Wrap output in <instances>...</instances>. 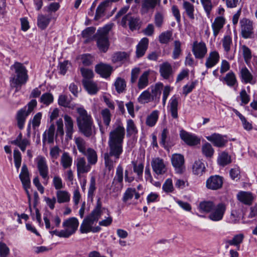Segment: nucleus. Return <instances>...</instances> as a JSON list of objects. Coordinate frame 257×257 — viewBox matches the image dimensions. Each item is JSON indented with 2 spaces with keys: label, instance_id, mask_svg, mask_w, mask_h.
Masks as SVG:
<instances>
[{
  "label": "nucleus",
  "instance_id": "obj_1",
  "mask_svg": "<svg viewBox=\"0 0 257 257\" xmlns=\"http://www.w3.org/2000/svg\"><path fill=\"white\" fill-rule=\"evenodd\" d=\"M125 134V128L120 122L115 123L109 134V152L104 154L105 166L109 171L113 169L115 162L122 153Z\"/></svg>",
  "mask_w": 257,
  "mask_h": 257
},
{
  "label": "nucleus",
  "instance_id": "obj_2",
  "mask_svg": "<svg viewBox=\"0 0 257 257\" xmlns=\"http://www.w3.org/2000/svg\"><path fill=\"white\" fill-rule=\"evenodd\" d=\"M78 116L76 118L79 132L86 137H90L95 134V127L93 119L83 107L77 108Z\"/></svg>",
  "mask_w": 257,
  "mask_h": 257
},
{
  "label": "nucleus",
  "instance_id": "obj_3",
  "mask_svg": "<svg viewBox=\"0 0 257 257\" xmlns=\"http://www.w3.org/2000/svg\"><path fill=\"white\" fill-rule=\"evenodd\" d=\"M11 69L14 71V74L10 77V85L18 90L19 87H21L28 81L27 70L22 63L18 62L11 66Z\"/></svg>",
  "mask_w": 257,
  "mask_h": 257
},
{
  "label": "nucleus",
  "instance_id": "obj_4",
  "mask_svg": "<svg viewBox=\"0 0 257 257\" xmlns=\"http://www.w3.org/2000/svg\"><path fill=\"white\" fill-rule=\"evenodd\" d=\"M79 221L76 217H70L65 220L62 223L63 229L50 230L49 233L59 237L68 238L74 234L78 229Z\"/></svg>",
  "mask_w": 257,
  "mask_h": 257
},
{
  "label": "nucleus",
  "instance_id": "obj_5",
  "mask_svg": "<svg viewBox=\"0 0 257 257\" xmlns=\"http://www.w3.org/2000/svg\"><path fill=\"white\" fill-rule=\"evenodd\" d=\"M111 29L110 25H106L98 29L94 35L99 50L104 53L108 50L109 46L108 34Z\"/></svg>",
  "mask_w": 257,
  "mask_h": 257
},
{
  "label": "nucleus",
  "instance_id": "obj_6",
  "mask_svg": "<svg viewBox=\"0 0 257 257\" xmlns=\"http://www.w3.org/2000/svg\"><path fill=\"white\" fill-rule=\"evenodd\" d=\"M226 210V206L225 203L221 202L215 205L213 209L209 214L208 218L214 222L221 221L225 214Z\"/></svg>",
  "mask_w": 257,
  "mask_h": 257
},
{
  "label": "nucleus",
  "instance_id": "obj_7",
  "mask_svg": "<svg viewBox=\"0 0 257 257\" xmlns=\"http://www.w3.org/2000/svg\"><path fill=\"white\" fill-rule=\"evenodd\" d=\"M121 24L124 28L128 26L130 30L134 31L140 28L142 22L139 17L133 16L128 14L122 18Z\"/></svg>",
  "mask_w": 257,
  "mask_h": 257
},
{
  "label": "nucleus",
  "instance_id": "obj_8",
  "mask_svg": "<svg viewBox=\"0 0 257 257\" xmlns=\"http://www.w3.org/2000/svg\"><path fill=\"white\" fill-rule=\"evenodd\" d=\"M123 168L119 165L117 166L115 175L113 179L110 189L114 192H120L123 188Z\"/></svg>",
  "mask_w": 257,
  "mask_h": 257
},
{
  "label": "nucleus",
  "instance_id": "obj_9",
  "mask_svg": "<svg viewBox=\"0 0 257 257\" xmlns=\"http://www.w3.org/2000/svg\"><path fill=\"white\" fill-rule=\"evenodd\" d=\"M207 51V46L204 42L196 41L193 42L192 51L195 58L203 59L206 56Z\"/></svg>",
  "mask_w": 257,
  "mask_h": 257
},
{
  "label": "nucleus",
  "instance_id": "obj_10",
  "mask_svg": "<svg viewBox=\"0 0 257 257\" xmlns=\"http://www.w3.org/2000/svg\"><path fill=\"white\" fill-rule=\"evenodd\" d=\"M76 166L77 169V175L78 178L81 175L89 172L91 168V165L86 161L84 157H78L76 160Z\"/></svg>",
  "mask_w": 257,
  "mask_h": 257
},
{
  "label": "nucleus",
  "instance_id": "obj_11",
  "mask_svg": "<svg viewBox=\"0 0 257 257\" xmlns=\"http://www.w3.org/2000/svg\"><path fill=\"white\" fill-rule=\"evenodd\" d=\"M241 33L242 37L245 39L250 38L253 34V23L247 19H242L240 21Z\"/></svg>",
  "mask_w": 257,
  "mask_h": 257
},
{
  "label": "nucleus",
  "instance_id": "obj_12",
  "mask_svg": "<svg viewBox=\"0 0 257 257\" xmlns=\"http://www.w3.org/2000/svg\"><path fill=\"white\" fill-rule=\"evenodd\" d=\"M171 162L177 173L181 174L185 170L184 158L180 154H175L172 155Z\"/></svg>",
  "mask_w": 257,
  "mask_h": 257
},
{
  "label": "nucleus",
  "instance_id": "obj_13",
  "mask_svg": "<svg viewBox=\"0 0 257 257\" xmlns=\"http://www.w3.org/2000/svg\"><path fill=\"white\" fill-rule=\"evenodd\" d=\"M151 166L154 172L158 175H163L167 171L164 161L160 158H153L151 162Z\"/></svg>",
  "mask_w": 257,
  "mask_h": 257
},
{
  "label": "nucleus",
  "instance_id": "obj_14",
  "mask_svg": "<svg viewBox=\"0 0 257 257\" xmlns=\"http://www.w3.org/2000/svg\"><path fill=\"white\" fill-rule=\"evenodd\" d=\"M223 184L222 177L218 175L210 176L206 182V186L208 189L215 190L220 189Z\"/></svg>",
  "mask_w": 257,
  "mask_h": 257
},
{
  "label": "nucleus",
  "instance_id": "obj_15",
  "mask_svg": "<svg viewBox=\"0 0 257 257\" xmlns=\"http://www.w3.org/2000/svg\"><path fill=\"white\" fill-rule=\"evenodd\" d=\"M181 139L189 146H195L200 143V139L196 136L188 133L184 130L180 132Z\"/></svg>",
  "mask_w": 257,
  "mask_h": 257
},
{
  "label": "nucleus",
  "instance_id": "obj_16",
  "mask_svg": "<svg viewBox=\"0 0 257 257\" xmlns=\"http://www.w3.org/2000/svg\"><path fill=\"white\" fill-rule=\"evenodd\" d=\"M220 56L216 51H210L206 58L205 66L207 69H210L215 66L219 61Z\"/></svg>",
  "mask_w": 257,
  "mask_h": 257
},
{
  "label": "nucleus",
  "instance_id": "obj_17",
  "mask_svg": "<svg viewBox=\"0 0 257 257\" xmlns=\"http://www.w3.org/2000/svg\"><path fill=\"white\" fill-rule=\"evenodd\" d=\"M179 97L176 95H173L171 97L169 102V111L171 113V116L174 119L178 118V104H179Z\"/></svg>",
  "mask_w": 257,
  "mask_h": 257
},
{
  "label": "nucleus",
  "instance_id": "obj_18",
  "mask_svg": "<svg viewBox=\"0 0 257 257\" xmlns=\"http://www.w3.org/2000/svg\"><path fill=\"white\" fill-rule=\"evenodd\" d=\"M37 167L40 175L45 180H47L48 179V167L44 157L42 156L38 157Z\"/></svg>",
  "mask_w": 257,
  "mask_h": 257
},
{
  "label": "nucleus",
  "instance_id": "obj_19",
  "mask_svg": "<svg viewBox=\"0 0 257 257\" xmlns=\"http://www.w3.org/2000/svg\"><path fill=\"white\" fill-rule=\"evenodd\" d=\"M206 139L212 142L214 146L219 148L224 147L227 143V140L224 138V137L218 134H213L207 137Z\"/></svg>",
  "mask_w": 257,
  "mask_h": 257
},
{
  "label": "nucleus",
  "instance_id": "obj_20",
  "mask_svg": "<svg viewBox=\"0 0 257 257\" xmlns=\"http://www.w3.org/2000/svg\"><path fill=\"white\" fill-rule=\"evenodd\" d=\"M106 210L107 209L105 208L102 207L100 198H98L94 209L91 211V213L88 216L92 218L93 220L96 222L100 218L102 213L106 211Z\"/></svg>",
  "mask_w": 257,
  "mask_h": 257
},
{
  "label": "nucleus",
  "instance_id": "obj_21",
  "mask_svg": "<svg viewBox=\"0 0 257 257\" xmlns=\"http://www.w3.org/2000/svg\"><path fill=\"white\" fill-rule=\"evenodd\" d=\"M111 6V1L106 0L101 2L97 7L94 17L95 20H99L105 15V12Z\"/></svg>",
  "mask_w": 257,
  "mask_h": 257
},
{
  "label": "nucleus",
  "instance_id": "obj_22",
  "mask_svg": "<svg viewBox=\"0 0 257 257\" xmlns=\"http://www.w3.org/2000/svg\"><path fill=\"white\" fill-rule=\"evenodd\" d=\"M19 178L22 182L24 188L30 187L31 184L30 174L28 167L26 164H23Z\"/></svg>",
  "mask_w": 257,
  "mask_h": 257
},
{
  "label": "nucleus",
  "instance_id": "obj_23",
  "mask_svg": "<svg viewBox=\"0 0 257 257\" xmlns=\"http://www.w3.org/2000/svg\"><path fill=\"white\" fill-rule=\"evenodd\" d=\"M95 71L104 78L108 77L112 72V68L108 64L100 63L95 66Z\"/></svg>",
  "mask_w": 257,
  "mask_h": 257
},
{
  "label": "nucleus",
  "instance_id": "obj_24",
  "mask_svg": "<svg viewBox=\"0 0 257 257\" xmlns=\"http://www.w3.org/2000/svg\"><path fill=\"white\" fill-rule=\"evenodd\" d=\"M51 20L52 16L50 14H40L37 17V26L40 29L45 30L49 25Z\"/></svg>",
  "mask_w": 257,
  "mask_h": 257
},
{
  "label": "nucleus",
  "instance_id": "obj_25",
  "mask_svg": "<svg viewBox=\"0 0 257 257\" xmlns=\"http://www.w3.org/2000/svg\"><path fill=\"white\" fill-rule=\"evenodd\" d=\"M65 125L66 127V136L67 139L71 140L74 132V123L72 118L68 115L64 116Z\"/></svg>",
  "mask_w": 257,
  "mask_h": 257
},
{
  "label": "nucleus",
  "instance_id": "obj_26",
  "mask_svg": "<svg viewBox=\"0 0 257 257\" xmlns=\"http://www.w3.org/2000/svg\"><path fill=\"white\" fill-rule=\"evenodd\" d=\"M159 71L163 78L168 79L173 74L172 67L169 63L164 62L160 65Z\"/></svg>",
  "mask_w": 257,
  "mask_h": 257
},
{
  "label": "nucleus",
  "instance_id": "obj_27",
  "mask_svg": "<svg viewBox=\"0 0 257 257\" xmlns=\"http://www.w3.org/2000/svg\"><path fill=\"white\" fill-rule=\"evenodd\" d=\"M55 132V127L54 124H51L48 130L46 131L43 135V144L45 145L46 143L49 144L53 143L54 142V136Z\"/></svg>",
  "mask_w": 257,
  "mask_h": 257
},
{
  "label": "nucleus",
  "instance_id": "obj_28",
  "mask_svg": "<svg viewBox=\"0 0 257 257\" xmlns=\"http://www.w3.org/2000/svg\"><path fill=\"white\" fill-rule=\"evenodd\" d=\"M11 144L19 147L22 151L25 152L26 147L30 145V142L27 139H23L22 133H20L16 139L11 142Z\"/></svg>",
  "mask_w": 257,
  "mask_h": 257
},
{
  "label": "nucleus",
  "instance_id": "obj_29",
  "mask_svg": "<svg viewBox=\"0 0 257 257\" xmlns=\"http://www.w3.org/2000/svg\"><path fill=\"white\" fill-rule=\"evenodd\" d=\"M149 44V39L147 38H143L137 46L136 55L138 58L144 56Z\"/></svg>",
  "mask_w": 257,
  "mask_h": 257
},
{
  "label": "nucleus",
  "instance_id": "obj_30",
  "mask_svg": "<svg viewBox=\"0 0 257 257\" xmlns=\"http://www.w3.org/2000/svg\"><path fill=\"white\" fill-rule=\"evenodd\" d=\"M44 221L46 229L53 230L54 227H59L61 223V219L58 216H55L52 219L53 224L51 225L50 223V220L48 217L47 214H44Z\"/></svg>",
  "mask_w": 257,
  "mask_h": 257
},
{
  "label": "nucleus",
  "instance_id": "obj_31",
  "mask_svg": "<svg viewBox=\"0 0 257 257\" xmlns=\"http://www.w3.org/2000/svg\"><path fill=\"white\" fill-rule=\"evenodd\" d=\"M87 158L88 162L91 165H94L96 164L98 160L96 152L91 148H88L87 150L82 154Z\"/></svg>",
  "mask_w": 257,
  "mask_h": 257
},
{
  "label": "nucleus",
  "instance_id": "obj_32",
  "mask_svg": "<svg viewBox=\"0 0 257 257\" xmlns=\"http://www.w3.org/2000/svg\"><path fill=\"white\" fill-rule=\"evenodd\" d=\"M82 84L90 94H95L98 91L96 84L91 80H82Z\"/></svg>",
  "mask_w": 257,
  "mask_h": 257
},
{
  "label": "nucleus",
  "instance_id": "obj_33",
  "mask_svg": "<svg viewBox=\"0 0 257 257\" xmlns=\"http://www.w3.org/2000/svg\"><path fill=\"white\" fill-rule=\"evenodd\" d=\"M95 221L93 220L89 216H87L81 223L80 227V231L82 233H86L90 232Z\"/></svg>",
  "mask_w": 257,
  "mask_h": 257
},
{
  "label": "nucleus",
  "instance_id": "obj_34",
  "mask_svg": "<svg viewBox=\"0 0 257 257\" xmlns=\"http://www.w3.org/2000/svg\"><path fill=\"white\" fill-rule=\"evenodd\" d=\"M27 111V108L25 107L20 109L17 113V122L19 128L21 130L24 127L26 117L29 114Z\"/></svg>",
  "mask_w": 257,
  "mask_h": 257
},
{
  "label": "nucleus",
  "instance_id": "obj_35",
  "mask_svg": "<svg viewBox=\"0 0 257 257\" xmlns=\"http://www.w3.org/2000/svg\"><path fill=\"white\" fill-rule=\"evenodd\" d=\"M225 23L224 19L222 17H217L212 24L213 31V35L216 37L220 30L223 28Z\"/></svg>",
  "mask_w": 257,
  "mask_h": 257
},
{
  "label": "nucleus",
  "instance_id": "obj_36",
  "mask_svg": "<svg viewBox=\"0 0 257 257\" xmlns=\"http://www.w3.org/2000/svg\"><path fill=\"white\" fill-rule=\"evenodd\" d=\"M72 157L67 152H64L60 158V164L64 169L71 167L72 165Z\"/></svg>",
  "mask_w": 257,
  "mask_h": 257
},
{
  "label": "nucleus",
  "instance_id": "obj_37",
  "mask_svg": "<svg viewBox=\"0 0 257 257\" xmlns=\"http://www.w3.org/2000/svg\"><path fill=\"white\" fill-rule=\"evenodd\" d=\"M128 55L124 52H117L112 56L111 60L114 63L122 64L127 61Z\"/></svg>",
  "mask_w": 257,
  "mask_h": 257
},
{
  "label": "nucleus",
  "instance_id": "obj_38",
  "mask_svg": "<svg viewBox=\"0 0 257 257\" xmlns=\"http://www.w3.org/2000/svg\"><path fill=\"white\" fill-rule=\"evenodd\" d=\"M240 74L245 83L254 84L255 83V81H253L252 75L246 67H243L240 69Z\"/></svg>",
  "mask_w": 257,
  "mask_h": 257
},
{
  "label": "nucleus",
  "instance_id": "obj_39",
  "mask_svg": "<svg viewBox=\"0 0 257 257\" xmlns=\"http://www.w3.org/2000/svg\"><path fill=\"white\" fill-rule=\"evenodd\" d=\"M163 87L162 83H158L154 86H151V97L152 100H159L161 91Z\"/></svg>",
  "mask_w": 257,
  "mask_h": 257
},
{
  "label": "nucleus",
  "instance_id": "obj_40",
  "mask_svg": "<svg viewBox=\"0 0 257 257\" xmlns=\"http://www.w3.org/2000/svg\"><path fill=\"white\" fill-rule=\"evenodd\" d=\"M205 164L200 160L195 161L192 167L193 173L198 176H201L205 172Z\"/></svg>",
  "mask_w": 257,
  "mask_h": 257
},
{
  "label": "nucleus",
  "instance_id": "obj_41",
  "mask_svg": "<svg viewBox=\"0 0 257 257\" xmlns=\"http://www.w3.org/2000/svg\"><path fill=\"white\" fill-rule=\"evenodd\" d=\"M150 71H145L140 77L138 83V87L139 89H143L149 85V76Z\"/></svg>",
  "mask_w": 257,
  "mask_h": 257
},
{
  "label": "nucleus",
  "instance_id": "obj_42",
  "mask_svg": "<svg viewBox=\"0 0 257 257\" xmlns=\"http://www.w3.org/2000/svg\"><path fill=\"white\" fill-rule=\"evenodd\" d=\"M75 144L80 153L82 154L87 149V144L85 140L81 137H75L74 138Z\"/></svg>",
  "mask_w": 257,
  "mask_h": 257
},
{
  "label": "nucleus",
  "instance_id": "obj_43",
  "mask_svg": "<svg viewBox=\"0 0 257 257\" xmlns=\"http://www.w3.org/2000/svg\"><path fill=\"white\" fill-rule=\"evenodd\" d=\"M239 53L242 55L245 63L248 64L252 57L251 50L245 45H241L239 46Z\"/></svg>",
  "mask_w": 257,
  "mask_h": 257
},
{
  "label": "nucleus",
  "instance_id": "obj_44",
  "mask_svg": "<svg viewBox=\"0 0 257 257\" xmlns=\"http://www.w3.org/2000/svg\"><path fill=\"white\" fill-rule=\"evenodd\" d=\"M134 195H135L136 199H138L140 197V194L136 192L135 188H128L125 190L123 194L122 201L126 202L128 200L132 199Z\"/></svg>",
  "mask_w": 257,
  "mask_h": 257
},
{
  "label": "nucleus",
  "instance_id": "obj_45",
  "mask_svg": "<svg viewBox=\"0 0 257 257\" xmlns=\"http://www.w3.org/2000/svg\"><path fill=\"white\" fill-rule=\"evenodd\" d=\"M237 196L238 199L245 204L250 205L253 200L252 194L249 192H240Z\"/></svg>",
  "mask_w": 257,
  "mask_h": 257
},
{
  "label": "nucleus",
  "instance_id": "obj_46",
  "mask_svg": "<svg viewBox=\"0 0 257 257\" xmlns=\"http://www.w3.org/2000/svg\"><path fill=\"white\" fill-rule=\"evenodd\" d=\"M57 202L59 203L68 202L70 200V194L65 190H58L56 192Z\"/></svg>",
  "mask_w": 257,
  "mask_h": 257
},
{
  "label": "nucleus",
  "instance_id": "obj_47",
  "mask_svg": "<svg viewBox=\"0 0 257 257\" xmlns=\"http://www.w3.org/2000/svg\"><path fill=\"white\" fill-rule=\"evenodd\" d=\"M215 205L214 202L212 201H203L200 202L199 209L202 212L210 213Z\"/></svg>",
  "mask_w": 257,
  "mask_h": 257
},
{
  "label": "nucleus",
  "instance_id": "obj_48",
  "mask_svg": "<svg viewBox=\"0 0 257 257\" xmlns=\"http://www.w3.org/2000/svg\"><path fill=\"white\" fill-rule=\"evenodd\" d=\"M217 162L220 166L224 167L231 162V157L228 155V153L223 152L219 154Z\"/></svg>",
  "mask_w": 257,
  "mask_h": 257
},
{
  "label": "nucleus",
  "instance_id": "obj_49",
  "mask_svg": "<svg viewBox=\"0 0 257 257\" xmlns=\"http://www.w3.org/2000/svg\"><path fill=\"white\" fill-rule=\"evenodd\" d=\"M183 8L185 10V13L190 19H194V6L193 4L187 1H184Z\"/></svg>",
  "mask_w": 257,
  "mask_h": 257
},
{
  "label": "nucleus",
  "instance_id": "obj_50",
  "mask_svg": "<svg viewBox=\"0 0 257 257\" xmlns=\"http://www.w3.org/2000/svg\"><path fill=\"white\" fill-rule=\"evenodd\" d=\"M160 0H144L142 5V10L147 12L149 10L154 9Z\"/></svg>",
  "mask_w": 257,
  "mask_h": 257
},
{
  "label": "nucleus",
  "instance_id": "obj_51",
  "mask_svg": "<svg viewBox=\"0 0 257 257\" xmlns=\"http://www.w3.org/2000/svg\"><path fill=\"white\" fill-rule=\"evenodd\" d=\"M95 28L93 27H88L82 32V36L86 39L85 43H87L92 40V36L95 32Z\"/></svg>",
  "mask_w": 257,
  "mask_h": 257
},
{
  "label": "nucleus",
  "instance_id": "obj_52",
  "mask_svg": "<svg viewBox=\"0 0 257 257\" xmlns=\"http://www.w3.org/2000/svg\"><path fill=\"white\" fill-rule=\"evenodd\" d=\"M159 115V111L158 110H154L147 117L146 120V124L149 126H153L156 123Z\"/></svg>",
  "mask_w": 257,
  "mask_h": 257
},
{
  "label": "nucleus",
  "instance_id": "obj_53",
  "mask_svg": "<svg viewBox=\"0 0 257 257\" xmlns=\"http://www.w3.org/2000/svg\"><path fill=\"white\" fill-rule=\"evenodd\" d=\"M241 211L240 209H233L231 211L229 221L231 223L236 224L239 222L240 219Z\"/></svg>",
  "mask_w": 257,
  "mask_h": 257
},
{
  "label": "nucleus",
  "instance_id": "obj_54",
  "mask_svg": "<svg viewBox=\"0 0 257 257\" xmlns=\"http://www.w3.org/2000/svg\"><path fill=\"white\" fill-rule=\"evenodd\" d=\"M96 189V180L94 176H92L90 178L89 188L88 191V198L91 201L93 200L94 193Z\"/></svg>",
  "mask_w": 257,
  "mask_h": 257
},
{
  "label": "nucleus",
  "instance_id": "obj_55",
  "mask_svg": "<svg viewBox=\"0 0 257 257\" xmlns=\"http://www.w3.org/2000/svg\"><path fill=\"white\" fill-rule=\"evenodd\" d=\"M114 86L116 91L118 93H122L126 87L125 81L123 79L118 77L115 81Z\"/></svg>",
  "mask_w": 257,
  "mask_h": 257
},
{
  "label": "nucleus",
  "instance_id": "obj_56",
  "mask_svg": "<svg viewBox=\"0 0 257 257\" xmlns=\"http://www.w3.org/2000/svg\"><path fill=\"white\" fill-rule=\"evenodd\" d=\"M223 80L229 86H233L237 82L235 75L232 71L228 73L223 78Z\"/></svg>",
  "mask_w": 257,
  "mask_h": 257
},
{
  "label": "nucleus",
  "instance_id": "obj_57",
  "mask_svg": "<svg viewBox=\"0 0 257 257\" xmlns=\"http://www.w3.org/2000/svg\"><path fill=\"white\" fill-rule=\"evenodd\" d=\"M202 152L207 158H211L214 154V150L211 144L208 143H206L202 146Z\"/></svg>",
  "mask_w": 257,
  "mask_h": 257
},
{
  "label": "nucleus",
  "instance_id": "obj_58",
  "mask_svg": "<svg viewBox=\"0 0 257 257\" xmlns=\"http://www.w3.org/2000/svg\"><path fill=\"white\" fill-rule=\"evenodd\" d=\"M152 99L151 94L148 90L144 91L138 98V101L141 103H146Z\"/></svg>",
  "mask_w": 257,
  "mask_h": 257
},
{
  "label": "nucleus",
  "instance_id": "obj_59",
  "mask_svg": "<svg viewBox=\"0 0 257 257\" xmlns=\"http://www.w3.org/2000/svg\"><path fill=\"white\" fill-rule=\"evenodd\" d=\"M101 115L104 124L106 126H108L111 121V116L110 110L107 108L103 109L101 111Z\"/></svg>",
  "mask_w": 257,
  "mask_h": 257
},
{
  "label": "nucleus",
  "instance_id": "obj_60",
  "mask_svg": "<svg viewBox=\"0 0 257 257\" xmlns=\"http://www.w3.org/2000/svg\"><path fill=\"white\" fill-rule=\"evenodd\" d=\"M126 132L127 136L135 135L138 133L137 128L132 119L127 120Z\"/></svg>",
  "mask_w": 257,
  "mask_h": 257
},
{
  "label": "nucleus",
  "instance_id": "obj_61",
  "mask_svg": "<svg viewBox=\"0 0 257 257\" xmlns=\"http://www.w3.org/2000/svg\"><path fill=\"white\" fill-rule=\"evenodd\" d=\"M222 46L225 52L228 53L232 44V39L229 36H225L222 40Z\"/></svg>",
  "mask_w": 257,
  "mask_h": 257
},
{
  "label": "nucleus",
  "instance_id": "obj_62",
  "mask_svg": "<svg viewBox=\"0 0 257 257\" xmlns=\"http://www.w3.org/2000/svg\"><path fill=\"white\" fill-rule=\"evenodd\" d=\"M40 101L44 104L48 105L53 101V96L50 93H45L41 96Z\"/></svg>",
  "mask_w": 257,
  "mask_h": 257
},
{
  "label": "nucleus",
  "instance_id": "obj_63",
  "mask_svg": "<svg viewBox=\"0 0 257 257\" xmlns=\"http://www.w3.org/2000/svg\"><path fill=\"white\" fill-rule=\"evenodd\" d=\"M162 188L166 193H171L173 192L174 188L172 179L169 178L167 179L163 184Z\"/></svg>",
  "mask_w": 257,
  "mask_h": 257
},
{
  "label": "nucleus",
  "instance_id": "obj_64",
  "mask_svg": "<svg viewBox=\"0 0 257 257\" xmlns=\"http://www.w3.org/2000/svg\"><path fill=\"white\" fill-rule=\"evenodd\" d=\"M243 237L242 234H237L232 239L228 240L227 242L231 245H238L242 242Z\"/></svg>",
  "mask_w": 257,
  "mask_h": 257
}]
</instances>
